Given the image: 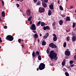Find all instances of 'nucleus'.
Returning a JSON list of instances; mask_svg holds the SVG:
<instances>
[{
  "instance_id": "19",
  "label": "nucleus",
  "mask_w": 76,
  "mask_h": 76,
  "mask_svg": "<svg viewBox=\"0 0 76 76\" xmlns=\"http://www.w3.org/2000/svg\"><path fill=\"white\" fill-rule=\"evenodd\" d=\"M38 59L39 60H41V56L40 55H38Z\"/></svg>"
},
{
  "instance_id": "20",
  "label": "nucleus",
  "mask_w": 76,
  "mask_h": 76,
  "mask_svg": "<svg viewBox=\"0 0 76 76\" xmlns=\"http://www.w3.org/2000/svg\"><path fill=\"white\" fill-rule=\"evenodd\" d=\"M32 55L33 57H35V56H36V55L35 54V52H33L32 53Z\"/></svg>"
},
{
  "instance_id": "32",
  "label": "nucleus",
  "mask_w": 76,
  "mask_h": 76,
  "mask_svg": "<svg viewBox=\"0 0 76 76\" xmlns=\"http://www.w3.org/2000/svg\"><path fill=\"white\" fill-rule=\"evenodd\" d=\"M56 25V22H54L52 23V26H54Z\"/></svg>"
},
{
  "instance_id": "39",
  "label": "nucleus",
  "mask_w": 76,
  "mask_h": 76,
  "mask_svg": "<svg viewBox=\"0 0 76 76\" xmlns=\"http://www.w3.org/2000/svg\"><path fill=\"white\" fill-rule=\"evenodd\" d=\"M18 41L19 43H20V42H21V39H19L18 40Z\"/></svg>"
},
{
  "instance_id": "13",
  "label": "nucleus",
  "mask_w": 76,
  "mask_h": 76,
  "mask_svg": "<svg viewBox=\"0 0 76 76\" xmlns=\"http://www.w3.org/2000/svg\"><path fill=\"white\" fill-rule=\"evenodd\" d=\"M72 39L73 42H74L75 41H76V37L75 36H73Z\"/></svg>"
},
{
  "instance_id": "44",
  "label": "nucleus",
  "mask_w": 76,
  "mask_h": 76,
  "mask_svg": "<svg viewBox=\"0 0 76 76\" xmlns=\"http://www.w3.org/2000/svg\"><path fill=\"white\" fill-rule=\"evenodd\" d=\"M2 2L3 5L4 6V1H2Z\"/></svg>"
},
{
  "instance_id": "7",
  "label": "nucleus",
  "mask_w": 76,
  "mask_h": 76,
  "mask_svg": "<svg viewBox=\"0 0 76 76\" xmlns=\"http://www.w3.org/2000/svg\"><path fill=\"white\" fill-rule=\"evenodd\" d=\"M31 29V30H33V31H35L36 30V26L35 24H33L31 26V27L30 28Z\"/></svg>"
},
{
  "instance_id": "10",
  "label": "nucleus",
  "mask_w": 76,
  "mask_h": 76,
  "mask_svg": "<svg viewBox=\"0 0 76 76\" xmlns=\"http://www.w3.org/2000/svg\"><path fill=\"white\" fill-rule=\"evenodd\" d=\"M49 7H50V9H51V10H53V9H54L53 5L50 4V5H49Z\"/></svg>"
},
{
  "instance_id": "41",
  "label": "nucleus",
  "mask_w": 76,
  "mask_h": 76,
  "mask_svg": "<svg viewBox=\"0 0 76 76\" xmlns=\"http://www.w3.org/2000/svg\"><path fill=\"white\" fill-rule=\"evenodd\" d=\"M53 36L54 37H57V36H56V35L55 34H53Z\"/></svg>"
},
{
  "instance_id": "38",
  "label": "nucleus",
  "mask_w": 76,
  "mask_h": 76,
  "mask_svg": "<svg viewBox=\"0 0 76 76\" xmlns=\"http://www.w3.org/2000/svg\"><path fill=\"white\" fill-rule=\"evenodd\" d=\"M4 28L5 29H7V26H5L4 27Z\"/></svg>"
},
{
  "instance_id": "2",
  "label": "nucleus",
  "mask_w": 76,
  "mask_h": 76,
  "mask_svg": "<svg viewBox=\"0 0 76 76\" xmlns=\"http://www.w3.org/2000/svg\"><path fill=\"white\" fill-rule=\"evenodd\" d=\"M39 70H42L45 68V64L44 63H41L40 64L39 66Z\"/></svg>"
},
{
  "instance_id": "46",
  "label": "nucleus",
  "mask_w": 76,
  "mask_h": 76,
  "mask_svg": "<svg viewBox=\"0 0 76 76\" xmlns=\"http://www.w3.org/2000/svg\"><path fill=\"white\" fill-rule=\"evenodd\" d=\"M74 59L76 60V55L74 56Z\"/></svg>"
},
{
  "instance_id": "62",
  "label": "nucleus",
  "mask_w": 76,
  "mask_h": 76,
  "mask_svg": "<svg viewBox=\"0 0 76 76\" xmlns=\"http://www.w3.org/2000/svg\"><path fill=\"white\" fill-rule=\"evenodd\" d=\"M65 70H66V68L64 69Z\"/></svg>"
},
{
  "instance_id": "61",
  "label": "nucleus",
  "mask_w": 76,
  "mask_h": 76,
  "mask_svg": "<svg viewBox=\"0 0 76 76\" xmlns=\"http://www.w3.org/2000/svg\"><path fill=\"white\" fill-rule=\"evenodd\" d=\"M1 48V46H0V49Z\"/></svg>"
},
{
  "instance_id": "50",
  "label": "nucleus",
  "mask_w": 76,
  "mask_h": 76,
  "mask_svg": "<svg viewBox=\"0 0 76 76\" xmlns=\"http://www.w3.org/2000/svg\"><path fill=\"white\" fill-rule=\"evenodd\" d=\"M64 61V62H65V63H66V59H64V61Z\"/></svg>"
},
{
  "instance_id": "11",
  "label": "nucleus",
  "mask_w": 76,
  "mask_h": 76,
  "mask_svg": "<svg viewBox=\"0 0 76 76\" xmlns=\"http://www.w3.org/2000/svg\"><path fill=\"white\" fill-rule=\"evenodd\" d=\"M42 45L44 46L46 45V42L44 40H43L42 41Z\"/></svg>"
},
{
  "instance_id": "64",
  "label": "nucleus",
  "mask_w": 76,
  "mask_h": 76,
  "mask_svg": "<svg viewBox=\"0 0 76 76\" xmlns=\"http://www.w3.org/2000/svg\"><path fill=\"white\" fill-rule=\"evenodd\" d=\"M22 40H23V41H24L23 40V39Z\"/></svg>"
},
{
  "instance_id": "55",
  "label": "nucleus",
  "mask_w": 76,
  "mask_h": 76,
  "mask_svg": "<svg viewBox=\"0 0 76 76\" xmlns=\"http://www.w3.org/2000/svg\"><path fill=\"white\" fill-rule=\"evenodd\" d=\"M66 31L67 32H69V31L68 30H66Z\"/></svg>"
},
{
  "instance_id": "36",
  "label": "nucleus",
  "mask_w": 76,
  "mask_h": 76,
  "mask_svg": "<svg viewBox=\"0 0 76 76\" xmlns=\"http://www.w3.org/2000/svg\"><path fill=\"white\" fill-rule=\"evenodd\" d=\"M43 29L44 30H46L47 29V26H44L43 27Z\"/></svg>"
},
{
  "instance_id": "48",
  "label": "nucleus",
  "mask_w": 76,
  "mask_h": 76,
  "mask_svg": "<svg viewBox=\"0 0 76 76\" xmlns=\"http://www.w3.org/2000/svg\"><path fill=\"white\" fill-rule=\"evenodd\" d=\"M32 32H34V33H36V31H32Z\"/></svg>"
},
{
  "instance_id": "22",
  "label": "nucleus",
  "mask_w": 76,
  "mask_h": 76,
  "mask_svg": "<svg viewBox=\"0 0 76 76\" xmlns=\"http://www.w3.org/2000/svg\"><path fill=\"white\" fill-rule=\"evenodd\" d=\"M41 26H44V25H45V23H44L43 22H42L41 23Z\"/></svg>"
},
{
  "instance_id": "43",
  "label": "nucleus",
  "mask_w": 76,
  "mask_h": 76,
  "mask_svg": "<svg viewBox=\"0 0 76 76\" xmlns=\"http://www.w3.org/2000/svg\"><path fill=\"white\" fill-rule=\"evenodd\" d=\"M70 66L71 67H73L74 66V64L71 65Z\"/></svg>"
},
{
  "instance_id": "27",
  "label": "nucleus",
  "mask_w": 76,
  "mask_h": 76,
  "mask_svg": "<svg viewBox=\"0 0 76 76\" xmlns=\"http://www.w3.org/2000/svg\"><path fill=\"white\" fill-rule=\"evenodd\" d=\"M75 25H76V23H73L72 25V27L73 28H74L75 27Z\"/></svg>"
},
{
  "instance_id": "47",
  "label": "nucleus",
  "mask_w": 76,
  "mask_h": 76,
  "mask_svg": "<svg viewBox=\"0 0 76 76\" xmlns=\"http://www.w3.org/2000/svg\"><path fill=\"white\" fill-rule=\"evenodd\" d=\"M2 41H1V37H0V42H1Z\"/></svg>"
},
{
  "instance_id": "28",
  "label": "nucleus",
  "mask_w": 76,
  "mask_h": 76,
  "mask_svg": "<svg viewBox=\"0 0 76 76\" xmlns=\"http://www.w3.org/2000/svg\"><path fill=\"white\" fill-rule=\"evenodd\" d=\"M65 74L66 76H69V74L67 72H66L65 73Z\"/></svg>"
},
{
  "instance_id": "3",
  "label": "nucleus",
  "mask_w": 76,
  "mask_h": 76,
  "mask_svg": "<svg viewBox=\"0 0 76 76\" xmlns=\"http://www.w3.org/2000/svg\"><path fill=\"white\" fill-rule=\"evenodd\" d=\"M6 39L8 41H12L13 40V37H12L11 36L8 35L7 36L6 38Z\"/></svg>"
},
{
  "instance_id": "57",
  "label": "nucleus",
  "mask_w": 76,
  "mask_h": 76,
  "mask_svg": "<svg viewBox=\"0 0 76 76\" xmlns=\"http://www.w3.org/2000/svg\"><path fill=\"white\" fill-rule=\"evenodd\" d=\"M37 71H38V70H39V68H37Z\"/></svg>"
},
{
  "instance_id": "31",
  "label": "nucleus",
  "mask_w": 76,
  "mask_h": 76,
  "mask_svg": "<svg viewBox=\"0 0 76 76\" xmlns=\"http://www.w3.org/2000/svg\"><path fill=\"white\" fill-rule=\"evenodd\" d=\"M46 29H47L48 30H50V27L48 26H46Z\"/></svg>"
},
{
  "instance_id": "24",
  "label": "nucleus",
  "mask_w": 76,
  "mask_h": 76,
  "mask_svg": "<svg viewBox=\"0 0 76 76\" xmlns=\"http://www.w3.org/2000/svg\"><path fill=\"white\" fill-rule=\"evenodd\" d=\"M41 24V21H39L37 25H36L37 26H39V25H40V24Z\"/></svg>"
},
{
  "instance_id": "6",
  "label": "nucleus",
  "mask_w": 76,
  "mask_h": 76,
  "mask_svg": "<svg viewBox=\"0 0 76 76\" xmlns=\"http://www.w3.org/2000/svg\"><path fill=\"white\" fill-rule=\"evenodd\" d=\"M45 9L43 7H40L39 9V13H42L44 12Z\"/></svg>"
},
{
  "instance_id": "14",
  "label": "nucleus",
  "mask_w": 76,
  "mask_h": 76,
  "mask_svg": "<svg viewBox=\"0 0 76 76\" xmlns=\"http://www.w3.org/2000/svg\"><path fill=\"white\" fill-rule=\"evenodd\" d=\"M59 23L60 25H62V24L63 23V20H60L59 21Z\"/></svg>"
},
{
  "instance_id": "40",
  "label": "nucleus",
  "mask_w": 76,
  "mask_h": 76,
  "mask_svg": "<svg viewBox=\"0 0 76 76\" xmlns=\"http://www.w3.org/2000/svg\"><path fill=\"white\" fill-rule=\"evenodd\" d=\"M44 1L45 3H48V0H44Z\"/></svg>"
},
{
  "instance_id": "35",
  "label": "nucleus",
  "mask_w": 76,
  "mask_h": 76,
  "mask_svg": "<svg viewBox=\"0 0 76 76\" xmlns=\"http://www.w3.org/2000/svg\"><path fill=\"white\" fill-rule=\"evenodd\" d=\"M36 54L37 55H39V53L38 51H37L36 52Z\"/></svg>"
},
{
  "instance_id": "23",
  "label": "nucleus",
  "mask_w": 76,
  "mask_h": 76,
  "mask_svg": "<svg viewBox=\"0 0 76 76\" xmlns=\"http://www.w3.org/2000/svg\"><path fill=\"white\" fill-rule=\"evenodd\" d=\"M31 19H32V17L31 16L29 17L28 19V20L29 22H31Z\"/></svg>"
},
{
  "instance_id": "18",
  "label": "nucleus",
  "mask_w": 76,
  "mask_h": 76,
  "mask_svg": "<svg viewBox=\"0 0 76 76\" xmlns=\"http://www.w3.org/2000/svg\"><path fill=\"white\" fill-rule=\"evenodd\" d=\"M2 16L3 17H4L5 16V13L4 11H3L1 13Z\"/></svg>"
},
{
  "instance_id": "56",
  "label": "nucleus",
  "mask_w": 76,
  "mask_h": 76,
  "mask_svg": "<svg viewBox=\"0 0 76 76\" xmlns=\"http://www.w3.org/2000/svg\"><path fill=\"white\" fill-rule=\"evenodd\" d=\"M37 41H38V42H39L40 41H39V39H38L37 40Z\"/></svg>"
},
{
  "instance_id": "54",
  "label": "nucleus",
  "mask_w": 76,
  "mask_h": 76,
  "mask_svg": "<svg viewBox=\"0 0 76 76\" xmlns=\"http://www.w3.org/2000/svg\"><path fill=\"white\" fill-rule=\"evenodd\" d=\"M73 7V6H71V9H72Z\"/></svg>"
},
{
  "instance_id": "8",
  "label": "nucleus",
  "mask_w": 76,
  "mask_h": 76,
  "mask_svg": "<svg viewBox=\"0 0 76 76\" xmlns=\"http://www.w3.org/2000/svg\"><path fill=\"white\" fill-rule=\"evenodd\" d=\"M26 13L28 16H30L31 15V11L29 9H28L27 10Z\"/></svg>"
},
{
  "instance_id": "42",
  "label": "nucleus",
  "mask_w": 76,
  "mask_h": 76,
  "mask_svg": "<svg viewBox=\"0 0 76 76\" xmlns=\"http://www.w3.org/2000/svg\"><path fill=\"white\" fill-rule=\"evenodd\" d=\"M33 1L34 3H37V1H38V0H33Z\"/></svg>"
},
{
  "instance_id": "9",
  "label": "nucleus",
  "mask_w": 76,
  "mask_h": 76,
  "mask_svg": "<svg viewBox=\"0 0 76 76\" xmlns=\"http://www.w3.org/2000/svg\"><path fill=\"white\" fill-rule=\"evenodd\" d=\"M48 36H49V34L47 32L43 37L44 39H46V38H47Z\"/></svg>"
},
{
  "instance_id": "63",
  "label": "nucleus",
  "mask_w": 76,
  "mask_h": 76,
  "mask_svg": "<svg viewBox=\"0 0 76 76\" xmlns=\"http://www.w3.org/2000/svg\"><path fill=\"white\" fill-rule=\"evenodd\" d=\"M66 1H68V0H66Z\"/></svg>"
},
{
  "instance_id": "45",
  "label": "nucleus",
  "mask_w": 76,
  "mask_h": 76,
  "mask_svg": "<svg viewBox=\"0 0 76 76\" xmlns=\"http://www.w3.org/2000/svg\"><path fill=\"white\" fill-rule=\"evenodd\" d=\"M16 5L17 6V7H19V5L18 4H16Z\"/></svg>"
},
{
  "instance_id": "15",
  "label": "nucleus",
  "mask_w": 76,
  "mask_h": 76,
  "mask_svg": "<svg viewBox=\"0 0 76 76\" xmlns=\"http://www.w3.org/2000/svg\"><path fill=\"white\" fill-rule=\"evenodd\" d=\"M57 40V37H53V41H56Z\"/></svg>"
},
{
  "instance_id": "26",
  "label": "nucleus",
  "mask_w": 76,
  "mask_h": 76,
  "mask_svg": "<svg viewBox=\"0 0 76 76\" xmlns=\"http://www.w3.org/2000/svg\"><path fill=\"white\" fill-rule=\"evenodd\" d=\"M69 40H70V37H66V40L67 41H69Z\"/></svg>"
},
{
  "instance_id": "37",
  "label": "nucleus",
  "mask_w": 76,
  "mask_h": 76,
  "mask_svg": "<svg viewBox=\"0 0 76 76\" xmlns=\"http://www.w3.org/2000/svg\"><path fill=\"white\" fill-rule=\"evenodd\" d=\"M46 52L48 54V53H50V51H49V50L48 49H47Z\"/></svg>"
},
{
  "instance_id": "4",
  "label": "nucleus",
  "mask_w": 76,
  "mask_h": 76,
  "mask_svg": "<svg viewBox=\"0 0 76 76\" xmlns=\"http://www.w3.org/2000/svg\"><path fill=\"white\" fill-rule=\"evenodd\" d=\"M49 46L50 47H51L52 48H57V46L56 45L54 44L53 43H51L49 45Z\"/></svg>"
},
{
  "instance_id": "12",
  "label": "nucleus",
  "mask_w": 76,
  "mask_h": 76,
  "mask_svg": "<svg viewBox=\"0 0 76 76\" xmlns=\"http://www.w3.org/2000/svg\"><path fill=\"white\" fill-rule=\"evenodd\" d=\"M42 5L44 7H47V4L42 2Z\"/></svg>"
},
{
  "instance_id": "59",
  "label": "nucleus",
  "mask_w": 76,
  "mask_h": 76,
  "mask_svg": "<svg viewBox=\"0 0 76 76\" xmlns=\"http://www.w3.org/2000/svg\"><path fill=\"white\" fill-rule=\"evenodd\" d=\"M64 16H64V15L62 16V17H64Z\"/></svg>"
},
{
  "instance_id": "21",
  "label": "nucleus",
  "mask_w": 76,
  "mask_h": 76,
  "mask_svg": "<svg viewBox=\"0 0 76 76\" xmlns=\"http://www.w3.org/2000/svg\"><path fill=\"white\" fill-rule=\"evenodd\" d=\"M66 21H70V18L69 17H67L66 18Z\"/></svg>"
},
{
  "instance_id": "17",
  "label": "nucleus",
  "mask_w": 76,
  "mask_h": 76,
  "mask_svg": "<svg viewBox=\"0 0 76 76\" xmlns=\"http://www.w3.org/2000/svg\"><path fill=\"white\" fill-rule=\"evenodd\" d=\"M51 13H52L51 11H50V10H49L48 12V15H49V16H50V15H51Z\"/></svg>"
},
{
  "instance_id": "53",
  "label": "nucleus",
  "mask_w": 76,
  "mask_h": 76,
  "mask_svg": "<svg viewBox=\"0 0 76 76\" xmlns=\"http://www.w3.org/2000/svg\"><path fill=\"white\" fill-rule=\"evenodd\" d=\"M18 1H20V0H16ZM23 1V0H21V1Z\"/></svg>"
},
{
  "instance_id": "5",
  "label": "nucleus",
  "mask_w": 76,
  "mask_h": 76,
  "mask_svg": "<svg viewBox=\"0 0 76 76\" xmlns=\"http://www.w3.org/2000/svg\"><path fill=\"white\" fill-rule=\"evenodd\" d=\"M65 54L68 56L70 55V51H69V50L67 49L65 52Z\"/></svg>"
},
{
  "instance_id": "30",
  "label": "nucleus",
  "mask_w": 76,
  "mask_h": 76,
  "mask_svg": "<svg viewBox=\"0 0 76 76\" xmlns=\"http://www.w3.org/2000/svg\"><path fill=\"white\" fill-rule=\"evenodd\" d=\"M37 5H38V6H39V5H40V4H41V3H40V1H38L37 3Z\"/></svg>"
},
{
  "instance_id": "49",
  "label": "nucleus",
  "mask_w": 76,
  "mask_h": 76,
  "mask_svg": "<svg viewBox=\"0 0 76 76\" xmlns=\"http://www.w3.org/2000/svg\"><path fill=\"white\" fill-rule=\"evenodd\" d=\"M40 36V37H42V34H41L40 33L39 34Z\"/></svg>"
},
{
  "instance_id": "16",
  "label": "nucleus",
  "mask_w": 76,
  "mask_h": 76,
  "mask_svg": "<svg viewBox=\"0 0 76 76\" xmlns=\"http://www.w3.org/2000/svg\"><path fill=\"white\" fill-rule=\"evenodd\" d=\"M34 37L35 38V39L38 38V34H35Z\"/></svg>"
},
{
  "instance_id": "25",
  "label": "nucleus",
  "mask_w": 76,
  "mask_h": 76,
  "mask_svg": "<svg viewBox=\"0 0 76 76\" xmlns=\"http://www.w3.org/2000/svg\"><path fill=\"white\" fill-rule=\"evenodd\" d=\"M63 45L64 47L65 48L66 47V45H67L66 42H65V43H64Z\"/></svg>"
},
{
  "instance_id": "51",
  "label": "nucleus",
  "mask_w": 76,
  "mask_h": 76,
  "mask_svg": "<svg viewBox=\"0 0 76 76\" xmlns=\"http://www.w3.org/2000/svg\"><path fill=\"white\" fill-rule=\"evenodd\" d=\"M58 4H60V1H59V0L58 1Z\"/></svg>"
},
{
  "instance_id": "29",
  "label": "nucleus",
  "mask_w": 76,
  "mask_h": 76,
  "mask_svg": "<svg viewBox=\"0 0 76 76\" xmlns=\"http://www.w3.org/2000/svg\"><path fill=\"white\" fill-rule=\"evenodd\" d=\"M59 8L60 10H63V7H62V6H60Z\"/></svg>"
},
{
  "instance_id": "1",
  "label": "nucleus",
  "mask_w": 76,
  "mask_h": 76,
  "mask_svg": "<svg viewBox=\"0 0 76 76\" xmlns=\"http://www.w3.org/2000/svg\"><path fill=\"white\" fill-rule=\"evenodd\" d=\"M49 57L51 60H53L54 59V60H57V58H58L57 54L55 53L54 50H51L50 51L49 54Z\"/></svg>"
},
{
  "instance_id": "60",
  "label": "nucleus",
  "mask_w": 76,
  "mask_h": 76,
  "mask_svg": "<svg viewBox=\"0 0 76 76\" xmlns=\"http://www.w3.org/2000/svg\"><path fill=\"white\" fill-rule=\"evenodd\" d=\"M70 31H71L70 29H69V32H70Z\"/></svg>"
},
{
  "instance_id": "34",
  "label": "nucleus",
  "mask_w": 76,
  "mask_h": 76,
  "mask_svg": "<svg viewBox=\"0 0 76 76\" xmlns=\"http://www.w3.org/2000/svg\"><path fill=\"white\" fill-rule=\"evenodd\" d=\"M70 64H73V61L71 60L69 61Z\"/></svg>"
},
{
  "instance_id": "33",
  "label": "nucleus",
  "mask_w": 76,
  "mask_h": 76,
  "mask_svg": "<svg viewBox=\"0 0 76 76\" xmlns=\"http://www.w3.org/2000/svg\"><path fill=\"white\" fill-rule=\"evenodd\" d=\"M62 66H64V65H65V62H64L63 61L62 63Z\"/></svg>"
},
{
  "instance_id": "52",
  "label": "nucleus",
  "mask_w": 76,
  "mask_h": 76,
  "mask_svg": "<svg viewBox=\"0 0 76 76\" xmlns=\"http://www.w3.org/2000/svg\"><path fill=\"white\" fill-rule=\"evenodd\" d=\"M65 58H66V59H67V58H68V57H66H66H65Z\"/></svg>"
},
{
  "instance_id": "58",
  "label": "nucleus",
  "mask_w": 76,
  "mask_h": 76,
  "mask_svg": "<svg viewBox=\"0 0 76 76\" xmlns=\"http://www.w3.org/2000/svg\"><path fill=\"white\" fill-rule=\"evenodd\" d=\"M30 24H32V22L31 21L30 22Z\"/></svg>"
}]
</instances>
